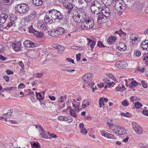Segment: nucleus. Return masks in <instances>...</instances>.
Here are the masks:
<instances>
[{"instance_id": "obj_1", "label": "nucleus", "mask_w": 148, "mask_h": 148, "mask_svg": "<svg viewBox=\"0 0 148 148\" xmlns=\"http://www.w3.org/2000/svg\"><path fill=\"white\" fill-rule=\"evenodd\" d=\"M73 18L76 22H83L85 19L88 18H86V14L84 11L77 12L73 10Z\"/></svg>"}, {"instance_id": "obj_2", "label": "nucleus", "mask_w": 148, "mask_h": 148, "mask_svg": "<svg viewBox=\"0 0 148 148\" xmlns=\"http://www.w3.org/2000/svg\"><path fill=\"white\" fill-rule=\"evenodd\" d=\"M101 5L97 1L92 2L90 5V9L92 12L94 14H98L101 12Z\"/></svg>"}, {"instance_id": "obj_3", "label": "nucleus", "mask_w": 148, "mask_h": 148, "mask_svg": "<svg viewBox=\"0 0 148 148\" xmlns=\"http://www.w3.org/2000/svg\"><path fill=\"white\" fill-rule=\"evenodd\" d=\"M49 15L52 19L54 20L58 19L60 20L63 17L62 14L58 11L55 10H51L49 11Z\"/></svg>"}, {"instance_id": "obj_4", "label": "nucleus", "mask_w": 148, "mask_h": 148, "mask_svg": "<svg viewBox=\"0 0 148 148\" xmlns=\"http://www.w3.org/2000/svg\"><path fill=\"white\" fill-rule=\"evenodd\" d=\"M65 32V29L62 27H58L51 31H48L49 35L53 37L58 36L62 34Z\"/></svg>"}, {"instance_id": "obj_5", "label": "nucleus", "mask_w": 148, "mask_h": 148, "mask_svg": "<svg viewBox=\"0 0 148 148\" xmlns=\"http://www.w3.org/2000/svg\"><path fill=\"white\" fill-rule=\"evenodd\" d=\"M115 8L118 11L122 12V11L126 8V4L123 0L116 1L115 3Z\"/></svg>"}, {"instance_id": "obj_6", "label": "nucleus", "mask_w": 148, "mask_h": 148, "mask_svg": "<svg viewBox=\"0 0 148 148\" xmlns=\"http://www.w3.org/2000/svg\"><path fill=\"white\" fill-rule=\"evenodd\" d=\"M92 79V75L90 73H87L83 76L82 81L85 86L87 87L90 86Z\"/></svg>"}, {"instance_id": "obj_7", "label": "nucleus", "mask_w": 148, "mask_h": 148, "mask_svg": "<svg viewBox=\"0 0 148 148\" xmlns=\"http://www.w3.org/2000/svg\"><path fill=\"white\" fill-rule=\"evenodd\" d=\"M132 126L134 132L137 134H142L143 133V129L138 124L135 122L132 123Z\"/></svg>"}, {"instance_id": "obj_8", "label": "nucleus", "mask_w": 148, "mask_h": 148, "mask_svg": "<svg viewBox=\"0 0 148 148\" xmlns=\"http://www.w3.org/2000/svg\"><path fill=\"white\" fill-rule=\"evenodd\" d=\"M15 9L17 12L20 13H24L28 10V6L26 4H21L16 7Z\"/></svg>"}, {"instance_id": "obj_9", "label": "nucleus", "mask_w": 148, "mask_h": 148, "mask_svg": "<svg viewBox=\"0 0 148 148\" xmlns=\"http://www.w3.org/2000/svg\"><path fill=\"white\" fill-rule=\"evenodd\" d=\"M36 127L39 130L40 133V135H41V137L45 139H47L48 138V134L43 129L42 127L41 126L38 125H37L36 126Z\"/></svg>"}, {"instance_id": "obj_10", "label": "nucleus", "mask_w": 148, "mask_h": 148, "mask_svg": "<svg viewBox=\"0 0 148 148\" xmlns=\"http://www.w3.org/2000/svg\"><path fill=\"white\" fill-rule=\"evenodd\" d=\"M125 85L127 86L128 84L129 83H130L129 84V86L131 88H133L139 84L135 80H134L133 78L128 79L127 80L126 79H125Z\"/></svg>"}, {"instance_id": "obj_11", "label": "nucleus", "mask_w": 148, "mask_h": 148, "mask_svg": "<svg viewBox=\"0 0 148 148\" xmlns=\"http://www.w3.org/2000/svg\"><path fill=\"white\" fill-rule=\"evenodd\" d=\"M127 63L124 61L117 62L116 63L115 65V67L120 69L125 68L127 66Z\"/></svg>"}, {"instance_id": "obj_12", "label": "nucleus", "mask_w": 148, "mask_h": 148, "mask_svg": "<svg viewBox=\"0 0 148 148\" xmlns=\"http://www.w3.org/2000/svg\"><path fill=\"white\" fill-rule=\"evenodd\" d=\"M58 119L60 121H64L71 123L73 121V118L70 116H60L58 118Z\"/></svg>"}, {"instance_id": "obj_13", "label": "nucleus", "mask_w": 148, "mask_h": 148, "mask_svg": "<svg viewBox=\"0 0 148 148\" xmlns=\"http://www.w3.org/2000/svg\"><path fill=\"white\" fill-rule=\"evenodd\" d=\"M97 16V22L99 24H102L105 23L107 17L100 13Z\"/></svg>"}, {"instance_id": "obj_14", "label": "nucleus", "mask_w": 148, "mask_h": 148, "mask_svg": "<svg viewBox=\"0 0 148 148\" xmlns=\"http://www.w3.org/2000/svg\"><path fill=\"white\" fill-rule=\"evenodd\" d=\"M107 126L111 130L115 133L117 134L119 126H117L114 125L113 123H107Z\"/></svg>"}, {"instance_id": "obj_15", "label": "nucleus", "mask_w": 148, "mask_h": 148, "mask_svg": "<svg viewBox=\"0 0 148 148\" xmlns=\"http://www.w3.org/2000/svg\"><path fill=\"white\" fill-rule=\"evenodd\" d=\"M110 12L109 8L106 6L103 7L101 10V14L107 17L109 16L110 14Z\"/></svg>"}, {"instance_id": "obj_16", "label": "nucleus", "mask_w": 148, "mask_h": 148, "mask_svg": "<svg viewBox=\"0 0 148 148\" xmlns=\"http://www.w3.org/2000/svg\"><path fill=\"white\" fill-rule=\"evenodd\" d=\"M36 26L38 28L44 30H45L47 27L46 23H45L42 21H38Z\"/></svg>"}, {"instance_id": "obj_17", "label": "nucleus", "mask_w": 148, "mask_h": 148, "mask_svg": "<svg viewBox=\"0 0 148 148\" xmlns=\"http://www.w3.org/2000/svg\"><path fill=\"white\" fill-rule=\"evenodd\" d=\"M101 135L103 136L110 139H115L116 137L112 134L108 133L105 131L101 132Z\"/></svg>"}, {"instance_id": "obj_18", "label": "nucleus", "mask_w": 148, "mask_h": 148, "mask_svg": "<svg viewBox=\"0 0 148 148\" xmlns=\"http://www.w3.org/2000/svg\"><path fill=\"white\" fill-rule=\"evenodd\" d=\"M116 48L121 51H124L127 49V46L123 42H119L116 44Z\"/></svg>"}, {"instance_id": "obj_19", "label": "nucleus", "mask_w": 148, "mask_h": 148, "mask_svg": "<svg viewBox=\"0 0 148 148\" xmlns=\"http://www.w3.org/2000/svg\"><path fill=\"white\" fill-rule=\"evenodd\" d=\"M73 101H72V103L73 106L76 112H78L79 111V107L80 105V102L76 101L75 99H73Z\"/></svg>"}, {"instance_id": "obj_20", "label": "nucleus", "mask_w": 148, "mask_h": 148, "mask_svg": "<svg viewBox=\"0 0 148 148\" xmlns=\"http://www.w3.org/2000/svg\"><path fill=\"white\" fill-rule=\"evenodd\" d=\"M84 21H85L87 24L88 29L92 28L94 26V24L93 21L89 18H87L85 19Z\"/></svg>"}, {"instance_id": "obj_21", "label": "nucleus", "mask_w": 148, "mask_h": 148, "mask_svg": "<svg viewBox=\"0 0 148 148\" xmlns=\"http://www.w3.org/2000/svg\"><path fill=\"white\" fill-rule=\"evenodd\" d=\"M21 43L19 42H13L12 44V46L13 49L16 51H18L21 50Z\"/></svg>"}, {"instance_id": "obj_22", "label": "nucleus", "mask_w": 148, "mask_h": 148, "mask_svg": "<svg viewBox=\"0 0 148 148\" xmlns=\"http://www.w3.org/2000/svg\"><path fill=\"white\" fill-rule=\"evenodd\" d=\"M130 42L133 44L138 42L139 41L140 39L137 36L134 35H132L130 36Z\"/></svg>"}, {"instance_id": "obj_23", "label": "nucleus", "mask_w": 148, "mask_h": 148, "mask_svg": "<svg viewBox=\"0 0 148 148\" xmlns=\"http://www.w3.org/2000/svg\"><path fill=\"white\" fill-rule=\"evenodd\" d=\"M116 40V38L114 36H111L107 39V42L109 45H112L114 43Z\"/></svg>"}, {"instance_id": "obj_24", "label": "nucleus", "mask_w": 148, "mask_h": 148, "mask_svg": "<svg viewBox=\"0 0 148 148\" xmlns=\"http://www.w3.org/2000/svg\"><path fill=\"white\" fill-rule=\"evenodd\" d=\"M141 46L143 49L146 50L148 52V40H146L142 42Z\"/></svg>"}, {"instance_id": "obj_25", "label": "nucleus", "mask_w": 148, "mask_h": 148, "mask_svg": "<svg viewBox=\"0 0 148 148\" xmlns=\"http://www.w3.org/2000/svg\"><path fill=\"white\" fill-rule=\"evenodd\" d=\"M8 15L5 14H1L0 15V23H4L7 20Z\"/></svg>"}, {"instance_id": "obj_26", "label": "nucleus", "mask_w": 148, "mask_h": 148, "mask_svg": "<svg viewBox=\"0 0 148 148\" xmlns=\"http://www.w3.org/2000/svg\"><path fill=\"white\" fill-rule=\"evenodd\" d=\"M119 128L117 134L123 135L126 133V130L125 128L120 126Z\"/></svg>"}, {"instance_id": "obj_27", "label": "nucleus", "mask_w": 148, "mask_h": 148, "mask_svg": "<svg viewBox=\"0 0 148 148\" xmlns=\"http://www.w3.org/2000/svg\"><path fill=\"white\" fill-rule=\"evenodd\" d=\"M33 4L36 6L41 5L43 3L42 0H32Z\"/></svg>"}, {"instance_id": "obj_28", "label": "nucleus", "mask_w": 148, "mask_h": 148, "mask_svg": "<svg viewBox=\"0 0 148 148\" xmlns=\"http://www.w3.org/2000/svg\"><path fill=\"white\" fill-rule=\"evenodd\" d=\"M126 89V88L123 85H118L116 88V90L119 92H122Z\"/></svg>"}, {"instance_id": "obj_29", "label": "nucleus", "mask_w": 148, "mask_h": 148, "mask_svg": "<svg viewBox=\"0 0 148 148\" xmlns=\"http://www.w3.org/2000/svg\"><path fill=\"white\" fill-rule=\"evenodd\" d=\"M49 16H48L47 15H46L45 16L44 20L46 23H48L49 22V23H52L53 20L51 18H50Z\"/></svg>"}, {"instance_id": "obj_30", "label": "nucleus", "mask_w": 148, "mask_h": 148, "mask_svg": "<svg viewBox=\"0 0 148 148\" xmlns=\"http://www.w3.org/2000/svg\"><path fill=\"white\" fill-rule=\"evenodd\" d=\"M64 6L69 10H71L73 8V6L72 4L69 2L67 3L64 5Z\"/></svg>"}, {"instance_id": "obj_31", "label": "nucleus", "mask_w": 148, "mask_h": 148, "mask_svg": "<svg viewBox=\"0 0 148 148\" xmlns=\"http://www.w3.org/2000/svg\"><path fill=\"white\" fill-rule=\"evenodd\" d=\"M103 3L106 6L110 5L112 4L113 0H102Z\"/></svg>"}, {"instance_id": "obj_32", "label": "nucleus", "mask_w": 148, "mask_h": 148, "mask_svg": "<svg viewBox=\"0 0 148 148\" xmlns=\"http://www.w3.org/2000/svg\"><path fill=\"white\" fill-rule=\"evenodd\" d=\"M34 34L40 38H42L43 37V33L41 32H39L36 31Z\"/></svg>"}, {"instance_id": "obj_33", "label": "nucleus", "mask_w": 148, "mask_h": 148, "mask_svg": "<svg viewBox=\"0 0 148 148\" xmlns=\"http://www.w3.org/2000/svg\"><path fill=\"white\" fill-rule=\"evenodd\" d=\"M82 24L81 25V27L83 29H88V27L87 26V24L86 23L85 21H84L83 22H81Z\"/></svg>"}, {"instance_id": "obj_34", "label": "nucleus", "mask_w": 148, "mask_h": 148, "mask_svg": "<svg viewBox=\"0 0 148 148\" xmlns=\"http://www.w3.org/2000/svg\"><path fill=\"white\" fill-rule=\"evenodd\" d=\"M72 47L73 48H72L73 49L80 50H83L85 48L84 46H80L79 47L73 46Z\"/></svg>"}, {"instance_id": "obj_35", "label": "nucleus", "mask_w": 148, "mask_h": 148, "mask_svg": "<svg viewBox=\"0 0 148 148\" xmlns=\"http://www.w3.org/2000/svg\"><path fill=\"white\" fill-rule=\"evenodd\" d=\"M70 114L71 116L75 118H77V115L75 113V112L72 109H71L70 110Z\"/></svg>"}, {"instance_id": "obj_36", "label": "nucleus", "mask_w": 148, "mask_h": 148, "mask_svg": "<svg viewBox=\"0 0 148 148\" xmlns=\"http://www.w3.org/2000/svg\"><path fill=\"white\" fill-rule=\"evenodd\" d=\"M121 116L127 117H130L131 116V114L128 112H126V113L121 112L120 113Z\"/></svg>"}, {"instance_id": "obj_37", "label": "nucleus", "mask_w": 148, "mask_h": 148, "mask_svg": "<svg viewBox=\"0 0 148 148\" xmlns=\"http://www.w3.org/2000/svg\"><path fill=\"white\" fill-rule=\"evenodd\" d=\"M16 18H17L15 15L13 14L11 15L10 17V22L14 23V22L16 21Z\"/></svg>"}, {"instance_id": "obj_38", "label": "nucleus", "mask_w": 148, "mask_h": 148, "mask_svg": "<svg viewBox=\"0 0 148 148\" xmlns=\"http://www.w3.org/2000/svg\"><path fill=\"white\" fill-rule=\"evenodd\" d=\"M99 107L100 108L102 107L104 105V103L103 102V98L101 97L100 98L99 100Z\"/></svg>"}, {"instance_id": "obj_39", "label": "nucleus", "mask_w": 148, "mask_h": 148, "mask_svg": "<svg viewBox=\"0 0 148 148\" xmlns=\"http://www.w3.org/2000/svg\"><path fill=\"white\" fill-rule=\"evenodd\" d=\"M105 83L108 86V87L110 88L113 87L115 84V83L113 82H108V83L106 81H105Z\"/></svg>"}, {"instance_id": "obj_40", "label": "nucleus", "mask_w": 148, "mask_h": 148, "mask_svg": "<svg viewBox=\"0 0 148 148\" xmlns=\"http://www.w3.org/2000/svg\"><path fill=\"white\" fill-rule=\"evenodd\" d=\"M134 106L137 109L140 108L143 105L142 104L138 101H137L135 103Z\"/></svg>"}, {"instance_id": "obj_41", "label": "nucleus", "mask_w": 148, "mask_h": 148, "mask_svg": "<svg viewBox=\"0 0 148 148\" xmlns=\"http://www.w3.org/2000/svg\"><path fill=\"white\" fill-rule=\"evenodd\" d=\"M32 148H40V146L38 143H32Z\"/></svg>"}, {"instance_id": "obj_42", "label": "nucleus", "mask_w": 148, "mask_h": 148, "mask_svg": "<svg viewBox=\"0 0 148 148\" xmlns=\"http://www.w3.org/2000/svg\"><path fill=\"white\" fill-rule=\"evenodd\" d=\"M36 96L37 99L40 101L42 99H43V98L42 97V95L40 93H36Z\"/></svg>"}, {"instance_id": "obj_43", "label": "nucleus", "mask_w": 148, "mask_h": 148, "mask_svg": "<svg viewBox=\"0 0 148 148\" xmlns=\"http://www.w3.org/2000/svg\"><path fill=\"white\" fill-rule=\"evenodd\" d=\"M30 41L29 40H26L24 42V45L26 47H29L30 46L29 45Z\"/></svg>"}, {"instance_id": "obj_44", "label": "nucleus", "mask_w": 148, "mask_h": 148, "mask_svg": "<svg viewBox=\"0 0 148 148\" xmlns=\"http://www.w3.org/2000/svg\"><path fill=\"white\" fill-rule=\"evenodd\" d=\"M64 101V98L62 96H61L58 99V102L59 103L63 102Z\"/></svg>"}, {"instance_id": "obj_45", "label": "nucleus", "mask_w": 148, "mask_h": 148, "mask_svg": "<svg viewBox=\"0 0 148 148\" xmlns=\"http://www.w3.org/2000/svg\"><path fill=\"white\" fill-rule=\"evenodd\" d=\"M36 31L35 30L34 28H33L32 25H31L30 27L29 28V32L32 33H34Z\"/></svg>"}, {"instance_id": "obj_46", "label": "nucleus", "mask_w": 148, "mask_h": 148, "mask_svg": "<svg viewBox=\"0 0 148 148\" xmlns=\"http://www.w3.org/2000/svg\"><path fill=\"white\" fill-rule=\"evenodd\" d=\"M13 0H3V2L5 4L9 5L12 3Z\"/></svg>"}, {"instance_id": "obj_47", "label": "nucleus", "mask_w": 148, "mask_h": 148, "mask_svg": "<svg viewBox=\"0 0 148 148\" xmlns=\"http://www.w3.org/2000/svg\"><path fill=\"white\" fill-rule=\"evenodd\" d=\"M65 71L70 73H73L75 71V70L74 69H70V67H68L66 69Z\"/></svg>"}, {"instance_id": "obj_48", "label": "nucleus", "mask_w": 148, "mask_h": 148, "mask_svg": "<svg viewBox=\"0 0 148 148\" xmlns=\"http://www.w3.org/2000/svg\"><path fill=\"white\" fill-rule=\"evenodd\" d=\"M86 103H85V101H84L82 103V106L83 108H85L87 106H88L89 104L88 102L86 101Z\"/></svg>"}, {"instance_id": "obj_49", "label": "nucleus", "mask_w": 148, "mask_h": 148, "mask_svg": "<svg viewBox=\"0 0 148 148\" xmlns=\"http://www.w3.org/2000/svg\"><path fill=\"white\" fill-rule=\"evenodd\" d=\"M96 43V42L95 41H92L90 45V47L91 48V50H92L94 47V46L95 45Z\"/></svg>"}, {"instance_id": "obj_50", "label": "nucleus", "mask_w": 148, "mask_h": 148, "mask_svg": "<svg viewBox=\"0 0 148 148\" xmlns=\"http://www.w3.org/2000/svg\"><path fill=\"white\" fill-rule=\"evenodd\" d=\"M18 63L23 70L25 69L24 65L21 61L18 62Z\"/></svg>"}, {"instance_id": "obj_51", "label": "nucleus", "mask_w": 148, "mask_h": 148, "mask_svg": "<svg viewBox=\"0 0 148 148\" xmlns=\"http://www.w3.org/2000/svg\"><path fill=\"white\" fill-rule=\"evenodd\" d=\"M122 104L124 106H127L129 105V103L126 100H124L122 102Z\"/></svg>"}, {"instance_id": "obj_52", "label": "nucleus", "mask_w": 148, "mask_h": 148, "mask_svg": "<svg viewBox=\"0 0 148 148\" xmlns=\"http://www.w3.org/2000/svg\"><path fill=\"white\" fill-rule=\"evenodd\" d=\"M30 45H30V46L29 47H34L37 46L38 45L37 44L31 41H30Z\"/></svg>"}, {"instance_id": "obj_53", "label": "nucleus", "mask_w": 148, "mask_h": 148, "mask_svg": "<svg viewBox=\"0 0 148 148\" xmlns=\"http://www.w3.org/2000/svg\"><path fill=\"white\" fill-rule=\"evenodd\" d=\"M80 130L81 132L83 134H86L87 133V130L84 127L81 129Z\"/></svg>"}, {"instance_id": "obj_54", "label": "nucleus", "mask_w": 148, "mask_h": 148, "mask_svg": "<svg viewBox=\"0 0 148 148\" xmlns=\"http://www.w3.org/2000/svg\"><path fill=\"white\" fill-rule=\"evenodd\" d=\"M43 74L42 73H38L36 74L35 77L37 78H41L42 77Z\"/></svg>"}, {"instance_id": "obj_55", "label": "nucleus", "mask_w": 148, "mask_h": 148, "mask_svg": "<svg viewBox=\"0 0 148 148\" xmlns=\"http://www.w3.org/2000/svg\"><path fill=\"white\" fill-rule=\"evenodd\" d=\"M66 60L68 62H71L73 64L74 63V60L71 58H67L66 59Z\"/></svg>"}, {"instance_id": "obj_56", "label": "nucleus", "mask_w": 148, "mask_h": 148, "mask_svg": "<svg viewBox=\"0 0 148 148\" xmlns=\"http://www.w3.org/2000/svg\"><path fill=\"white\" fill-rule=\"evenodd\" d=\"M116 33L118 34L120 36H121L122 35H125V34H124V33L122 31H116Z\"/></svg>"}, {"instance_id": "obj_57", "label": "nucleus", "mask_w": 148, "mask_h": 148, "mask_svg": "<svg viewBox=\"0 0 148 148\" xmlns=\"http://www.w3.org/2000/svg\"><path fill=\"white\" fill-rule=\"evenodd\" d=\"M25 87V85L23 83H21L18 85V89H21L24 88Z\"/></svg>"}, {"instance_id": "obj_58", "label": "nucleus", "mask_w": 148, "mask_h": 148, "mask_svg": "<svg viewBox=\"0 0 148 148\" xmlns=\"http://www.w3.org/2000/svg\"><path fill=\"white\" fill-rule=\"evenodd\" d=\"M57 49L60 51H63L64 50V47L62 46L59 45Z\"/></svg>"}, {"instance_id": "obj_59", "label": "nucleus", "mask_w": 148, "mask_h": 148, "mask_svg": "<svg viewBox=\"0 0 148 148\" xmlns=\"http://www.w3.org/2000/svg\"><path fill=\"white\" fill-rule=\"evenodd\" d=\"M143 61L146 64H148V56L145 57L143 58Z\"/></svg>"}, {"instance_id": "obj_60", "label": "nucleus", "mask_w": 148, "mask_h": 148, "mask_svg": "<svg viewBox=\"0 0 148 148\" xmlns=\"http://www.w3.org/2000/svg\"><path fill=\"white\" fill-rule=\"evenodd\" d=\"M10 112H8L5 114V115L7 117H9V116L11 115L12 113V112L13 111V110L11 109L10 110Z\"/></svg>"}, {"instance_id": "obj_61", "label": "nucleus", "mask_w": 148, "mask_h": 148, "mask_svg": "<svg viewBox=\"0 0 148 148\" xmlns=\"http://www.w3.org/2000/svg\"><path fill=\"white\" fill-rule=\"evenodd\" d=\"M3 78L5 79V80L6 82H9L10 78L9 77L8 75H4L3 76Z\"/></svg>"}, {"instance_id": "obj_62", "label": "nucleus", "mask_w": 148, "mask_h": 148, "mask_svg": "<svg viewBox=\"0 0 148 148\" xmlns=\"http://www.w3.org/2000/svg\"><path fill=\"white\" fill-rule=\"evenodd\" d=\"M36 16V14H34L33 13H32L30 14V15L29 16V18H31V19L32 20L33 19H34V18Z\"/></svg>"}, {"instance_id": "obj_63", "label": "nucleus", "mask_w": 148, "mask_h": 148, "mask_svg": "<svg viewBox=\"0 0 148 148\" xmlns=\"http://www.w3.org/2000/svg\"><path fill=\"white\" fill-rule=\"evenodd\" d=\"M138 70L142 73H143L145 71V68L143 67H138Z\"/></svg>"}, {"instance_id": "obj_64", "label": "nucleus", "mask_w": 148, "mask_h": 148, "mask_svg": "<svg viewBox=\"0 0 148 148\" xmlns=\"http://www.w3.org/2000/svg\"><path fill=\"white\" fill-rule=\"evenodd\" d=\"M143 113L144 115L148 116V110H143Z\"/></svg>"}]
</instances>
